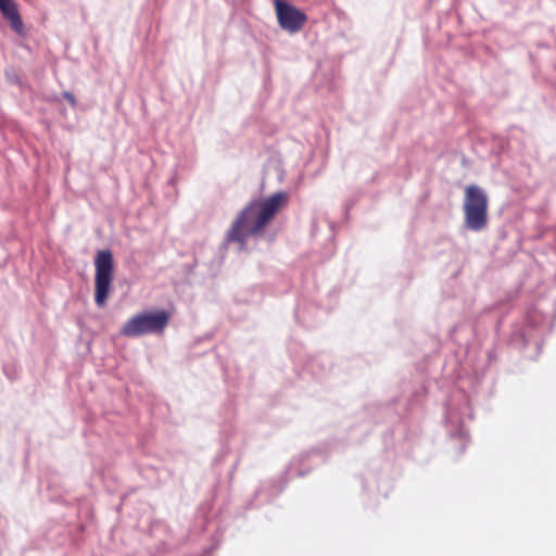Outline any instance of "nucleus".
<instances>
[{
  "label": "nucleus",
  "instance_id": "obj_9",
  "mask_svg": "<svg viewBox=\"0 0 556 556\" xmlns=\"http://www.w3.org/2000/svg\"><path fill=\"white\" fill-rule=\"evenodd\" d=\"M0 12L16 34L23 31V20L14 0H0Z\"/></svg>",
  "mask_w": 556,
  "mask_h": 556
},
{
  "label": "nucleus",
  "instance_id": "obj_2",
  "mask_svg": "<svg viewBox=\"0 0 556 556\" xmlns=\"http://www.w3.org/2000/svg\"><path fill=\"white\" fill-rule=\"evenodd\" d=\"M549 331L546 315L533 306L513 326L509 342L518 349H525L533 342L538 349H541L540 339Z\"/></svg>",
  "mask_w": 556,
  "mask_h": 556
},
{
  "label": "nucleus",
  "instance_id": "obj_3",
  "mask_svg": "<svg viewBox=\"0 0 556 556\" xmlns=\"http://www.w3.org/2000/svg\"><path fill=\"white\" fill-rule=\"evenodd\" d=\"M167 311H143L129 318L121 328L119 333L127 338H138L144 334H160L169 323Z\"/></svg>",
  "mask_w": 556,
  "mask_h": 556
},
{
  "label": "nucleus",
  "instance_id": "obj_8",
  "mask_svg": "<svg viewBox=\"0 0 556 556\" xmlns=\"http://www.w3.org/2000/svg\"><path fill=\"white\" fill-rule=\"evenodd\" d=\"M286 203L287 193L283 191H278L264 200H257L258 219L256 229H264Z\"/></svg>",
  "mask_w": 556,
  "mask_h": 556
},
{
  "label": "nucleus",
  "instance_id": "obj_11",
  "mask_svg": "<svg viewBox=\"0 0 556 556\" xmlns=\"http://www.w3.org/2000/svg\"><path fill=\"white\" fill-rule=\"evenodd\" d=\"M5 75H7L8 80L11 84L17 85V86L22 87V85H23L22 80H21L20 76L16 73L7 71Z\"/></svg>",
  "mask_w": 556,
  "mask_h": 556
},
{
  "label": "nucleus",
  "instance_id": "obj_4",
  "mask_svg": "<svg viewBox=\"0 0 556 556\" xmlns=\"http://www.w3.org/2000/svg\"><path fill=\"white\" fill-rule=\"evenodd\" d=\"M465 225L469 230L480 231L488 222V197L482 188L469 185L465 193Z\"/></svg>",
  "mask_w": 556,
  "mask_h": 556
},
{
  "label": "nucleus",
  "instance_id": "obj_6",
  "mask_svg": "<svg viewBox=\"0 0 556 556\" xmlns=\"http://www.w3.org/2000/svg\"><path fill=\"white\" fill-rule=\"evenodd\" d=\"M94 302L98 307H103L111 290L113 280V254L110 250H100L94 258Z\"/></svg>",
  "mask_w": 556,
  "mask_h": 556
},
{
  "label": "nucleus",
  "instance_id": "obj_1",
  "mask_svg": "<svg viewBox=\"0 0 556 556\" xmlns=\"http://www.w3.org/2000/svg\"><path fill=\"white\" fill-rule=\"evenodd\" d=\"M472 418V409L467 393L462 389L453 390L445 403V424L448 434L460 440V453L468 443L465 422Z\"/></svg>",
  "mask_w": 556,
  "mask_h": 556
},
{
  "label": "nucleus",
  "instance_id": "obj_10",
  "mask_svg": "<svg viewBox=\"0 0 556 556\" xmlns=\"http://www.w3.org/2000/svg\"><path fill=\"white\" fill-rule=\"evenodd\" d=\"M306 462L316 466L325 462V456L318 448H313L312 451L301 455V458L299 459L300 467L304 466Z\"/></svg>",
  "mask_w": 556,
  "mask_h": 556
},
{
  "label": "nucleus",
  "instance_id": "obj_5",
  "mask_svg": "<svg viewBox=\"0 0 556 556\" xmlns=\"http://www.w3.org/2000/svg\"><path fill=\"white\" fill-rule=\"evenodd\" d=\"M258 219L257 200L250 201L237 215L226 235L228 242H237L243 248L248 238L258 235L263 229H256Z\"/></svg>",
  "mask_w": 556,
  "mask_h": 556
},
{
  "label": "nucleus",
  "instance_id": "obj_7",
  "mask_svg": "<svg viewBox=\"0 0 556 556\" xmlns=\"http://www.w3.org/2000/svg\"><path fill=\"white\" fill-rule=\"evenodd\" d=\"M279 26L289 33L299 31L306 21V15L285 0H275Z\"/></svg>",
  "mask_w": 556,
  "mask_h": 556
},
{
  "label": "nucleus",
  "instance_id": "obj_13",
  "mask_svg": "<svg viewBox=\"0 0 556 556\" xmlns=\"http://www.w3.org/2000/svg\"><path fill=\"white\" fill-rule=\"evenodd\" d=\"M63 97L71 103L72 106L76 105L75 96L70 91H64Z\"/></svg>",
  "mask_w": 556,
  "mask_h": 556
},
{
  "label": "nucleus",
  "instance_id": "obj_12",
  "mask_svg": "<svg viewBox=\"0 0 556 556\" xmlns=\"http://www.w3.org/2000/svg\"><path fill=\"white\" fill-rule=\"evenodd\" d=\"M294 464H291L289 469H288V472L289 475H294V476H298V477H303L305 476L308 471H309V468L307 469H303V468H299L296 471H294Z\"/></svg>",
  "mask_w": 556,
  "mask_h": 556
},
{
  "label": "nucleus",
  "instance_id": "obj_14",
  "mask_svg": "<svg viewBox=\"0 0 556 556\" xmlns=\"http://www.w3.org/2000/svg\"><path fill=\"white\" fill-rule=\"evenodd\" d=\"M281 491H282V489H278L277 491H273V492H270V495H266V501H268L270 496L277 495V494H278V493H280Z\"/></svg>",
  "mask_w": 556,
  "mask_h": 556
},
{
  "label": "nucleus",
  "instance_id": "obj_15",
  "mask_svg": "<svg viewBox=\"0 0 556 556\" xmlns=\"http://www.w3.org/2000/svg\"><path fill=\"white\" fill-rule=\"evenodd\" d=\"M264 492H265V485H262V486L256 491L255 496H256V497H260V496H261V494H262V493H264Z\"/></svg>",
  "mask_w": 556,
  "mask_h": 556
}]
</instances>
